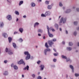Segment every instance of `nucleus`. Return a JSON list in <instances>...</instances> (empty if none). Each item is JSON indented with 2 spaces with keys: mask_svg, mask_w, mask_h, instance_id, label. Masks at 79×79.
Masks as SVG:
<instances>
[{
  "mask_svg": "<svg viewBox=\"0 0 79 79\" xmlns=\"http://www.w3.org/2000/svg\"><path fill=\"white\" fill-rule=\"evenodd\" d=\"M66 18H63V17H62L60 21L59 22V25L61 26V23H63V24H64V23H66Z\"/></svg>",
  "mask_w": 79,
  "mask_h": 79,
  "instance_id": "1",
  "label": "nucleus"
},
{
  "mask_svg": "<svg viewBox=\"0 0 79 79\" xmlns=\"http://www.w3.org/2000/svg\"><path fill=\"white\" fill-rule=\"evenodd\" d=\"M51 50L50 48H47L45 49L44 50V54L45 56H47V52H50Z\"/></svg>",
  "mask_w": 79,
  "mask_h": 79,
  "instance_id": "2",
  "label": "nucleus"
},
{
  "mask_svg": "<svg viewBox=\"0 0 79 79\" xmlns=\"http://www.w3.org/2000/svg\"><path fill=\"white\" fill-rule=\"evenodd\" d=\"M6 18L9 21H11L12 19V17L11 15H9L6 16Z\"/></svg>",
  "mask_w": 79,
  "mask_h": 79,
  "instance_id": "3",
  "label": "nucleus"
},
{
  "mask_svg": "<svg viewBox=\"0 0 79 79\" xmlns=\"http://www.w3.org/2000/svg\"><path fill=\"white\" fill-rule=\"evenodd\" d=\"M18 63L19 64H23V65H25V63H24V62L23 59H21L20 61H19L18 62Z\"/></svg>",
  "mask_w": 79,
  "mask_h": 79,
  "instance_id": "4",
  "label": "nucleus"
},
{
  "mask_svg": "<svg viewBox=\"0 0 79 79\" xmlns=\"http://www.w3.org/2000/svg\"><path fill=\"white\" fill-rule=\"evenodd\" d=\"M45 15L46 16H50L51 15V12L50 11H47L45 12Z\"/></svg>",
  "mask_w": 79,
  "mask_h": 79,
  "instance_id": "5",
  "label": "nucleus"
},
{
  "mask_svg": "<svg viewBox=\"0 0 79 79\" xmlns=\"http://www.w3.org/2000/svg\"><path fill=\"white\" fill-rule=\"evenodd\" d=\"M48 44H49V45L50 47H52V45L54 44L53 41L52 40H49L48 41Z\"/></svg>",
  "mask_w": 79,
  "mask_h": 79,
  "instance_id": "6",
  "label": "nucleus"
},
{
  "mask_svg": "<svg viewBox=\"0 0 79 79\" xmlns=\"http://www.w3.org/2000/svg\"><path fill=\"white\" fill-rule=\"evenodd\" d=\"M40 70L41 71H43L45 68V65L44 64H41L40 66Z\"/></svg>",
  "mask_w": 79,
  "mask_h": 79,
  "instance_id": "7",
  "label": "nucleus"
},
{
  "mask_svg": "<svg viewBox=\"0 0 79 79\" xmlns=\"http://www.w3.org/2000/svg\"><path fill=\"white\" fill-rule=\"evenodd\" d=\"M31 58V54H29L28 55H27V56L26 57V60H29Z\"/></svg>",
  "mask_w": 79,
  "mask_h": 79,
  "instance_id": "8",
  "label": "nucleus"
},
{
  "mask_svg": "<svg viewBox=\"0 0 79 79\" xmlns=\"http://www.w3.org/2000/svg\"><path fill=\"white\" fill-rule=\"evenodd\" d=\"M69 67L72 69V73H74V67L73 66L70 65H69Z\"/></svg>",
  "mask_w": 79,
  "mask_h": 79,
  "instance_id": "9",
  "label": "nucleus"
},
{
  "mask_svg": "<svg viewBox=\"0 0 79 79\" xmlns=\"http://www.w3.org/2000/svg\"><path fill=\"white\" fill-rule=\"evenodd\" d=\"M6 2L9 5H11V3H12V1L11 0H5Z\"/></svg>",
  "mask_w": 79,
  "mask_h": 79,
  "instance_id": "10",
  "label": "nucleus"
},
{
  "mask_svg": "<svg viewBox=\"0 0 79 79\" xmlns=\"http://www.w3.org/2000/svg\"><path fill=\"white\" fill-rule=\"evenodd\" d=\"M40 23H39L36 22V23H35L34 25V28H35V27H36V26H39V25Z\"/></svg>",
  "mask_w": 79,
  "mask_h": 79,
  "instance_id": "11",
  "label": "nucleus"
},
{
  "mask_svg": "<svg viewBox=\"0 0 79 79\" xmlns=\"http://www.w3.org/2000/svg\"><path fill=\"white\" fill-rule=\"evenodd\" d=\"M19 31L20 33H23V31H24V29H23V28L22 27H20L19 30Z\"/></svg>",
  "mask_w": 79,
  "mask_h": 79,
  "instance_id": "12",
  "label": "nucleus"
},
{
  "mask_svg": "<svg viewBox=\"0 0 79 79\" xmlns=\"http://www.w3.org/2000/svg\"><path fill=\"white\" fill-rule=\"evenodd\" d=\"M2 35L4 37V38H6L8 37V35L6 33H3L2 34Z\"/></svg>",
  "mask_w": 79,
  "mask_h": 79,
  "instance_id": "13",
  "label": "nucleus"
},
{
  "mask_svg": "<svg viewBox=\"0 0 79 79\" xmlns=\"http://www.w3.org/2000/svg\"><path fill=\"white\" fill-rule=\"evenodd\" d=\"M30 5L31 7H35V3L34 2H31Z\"/></svg>",
  "mask_w": 79,
  "mask_h": 79,
  "instance_id": "14",
  "label": "nucleus"
},
{
  "mask_svg": "<svg viewBox=\"0 0 79 79\" xmlns=\"http://www.w3.org/2000/svg\"><path fill=\"white\" fill-rule=\"evenodd\" d=\"M48 34L49 37H53V34H52V33H50V31H48Z\"/></svg>",
  "mask_w": 79,
  "mask_h": 79,
  "instance_id": "15",
  "label": "nucleus"
},
{
  "mask_svg": "<svg viewBox=\"0 0 79 79\" xmlns=\"http://www.w3.org/2000/svg\"><path fill=\"white\" fill-rule=\"evenodd\" d=\"M3 75L4 76H8V71H5L4 72Z\"/></svg>",
  "mask_w": 79,
  "mask_h": 79,
  "instance_id": "16",
  "label": "nucleus"
},
{
  "mask_svg": "<svg viewBox=\"0 0 79 79\" xmlns=\"http://www.w3.org/2000/svg\"><path fill=\"white\" fill-rule=\"evenodd\" d=\"M47 8L48 10H51L52 9V6L50 5H48L47 6Z\"/></svg>",
  "mask_w": 79,
  "mask_h": 79,
  "instance_id": "17",
  "label": "nucleus"
},
{
  "mask_svg": "<svg viewBox=\"0 0 79 79\" xmlns=\"http://www.w3.org/2000/svg\"><path fill=\"white\" fill-rule=\"evenodd\" d=\"M71 11V9H68L65 11V13H69Z\"/></svg>",
  "mask_w": 79,
  "mask_h": 79,
  "instance_id": "18",
  "label": "nucleus"
},
{
  "mask_svg": "<svg viewBox=\"0 0 79 79\" xmlns=\"http://www.w3.org/2000/svg\"><path fill=\"white\" fill-rule=\"evenodd\" d=\"M54 26L55 27H56L57 30H58V25L57 24H55L54 25Z\"/></svg>",
  "mask_w": 79,
  "mask_h": 79,
  "instance_id": "19",
  "label": "nucleus"
},
{
  "mask_svg": "<svg viewBox=\"0 0 79 79\" xmlns=\"http://www.w3.org/2000/svg\"><path fill=\"white\" fill-rule=\"evenodd\" d=\"M59 5L60 6V7H62L63 6V3H62V2H59Z\"/></svg>",
  "mask_w": 79,
  "mask_h": 79,
  "instance_id": "20",
  "label": "nucleus"
},
{
  "mask_svg": "<svg viewBox=\"0 0 79 79\" xmlns=\"http://www.w3.org/2000/svg\"><path fill=\"white\" fill-rule=\"evenodd\" d=\"M38 32H40V33H42L43 32V30L42 29H39L38 30Z\"/></svg>",
  "mask_w": 79,
  "mask_h": 79,
  "instance_id": "21",
  "label": "nucleus"
},
{
  "mask_svg": "<svg viewBox=\"0 0 79 79\" xmlns=\"http://www.w3.org/2000/svg\"><path fill=\"white\" fill-rule=\"evenodd\" d=\"M14 69H15V70H17V69H18V66L16 65H15L14 66Z\"/></svg>",
  "mask_w": 79,
  "mask_h": 79,
  "instance_id": "22",
  "label": "nucleus"
},
{
  "mask_svg": "<svg viewBox=\"0 0 79 79\" xmlns=\"http://www.w3.org/2000/svg\"><path fill=\"white\" fill-rule=\"evenodd\" d=\"M29 66L27 65L26 67H25L23 69L24 70H26V69H27V70H29Z\"/></svg>",
  "mask_w": 79,
  "mask_h": 79,
  "instance_id": "23",
  "label": "nucleus"
},
{
  "mask_svg": "<svg viewBox=\"0 0 79 79\" xmlns=\"http://www.w3.org/2000/svg\"><path fill=\"white\" fill-rule=\"evenodd\" d=\"M67 50H69V51H71L72 50V48L71 47H68L67 48Z\"/></svg>",
  "mask_w": 79,
  "mask_h": 79,
  "instance_id": "24",
  "label": "nucleus"
},
{
  "mask_svg": "<svg viewBox=\"0 0 79 79\" xmlns=\"http://www.w3.org/2000/svg\"><path fill=\"white\" fill-rule=\"evenodd\" d=\"M12 45L13 47L14 48H16V44L15 43H12Z\"/></svg>",
  "mask_w": 79,
  "mask_h": 79,
  "instance_id": "25",
  "label": "nucleus"
},
{
  "mask_svg": "<svg viewBox=\"0 0 79 79\" xmlns=\"http://www.w3.org/2000/svg\"><path fill=\"white\" fill-rule=\"evenodd\" d=\"M8 54L10 55H12V54H13V52L11 50H10L8 51Z\"/></svg>",
  "mask_w": 79,
  "mask_h": 79,
  "instance_id": "26",
  "label": "nucleus"
},
{
  "mask_svg": "<svg viewBox=\"0 0 79 79\" xmlns=\"http://www.w3.org/2000/svg\"><path fill=\"white\" fill-rule=\"evenodd\" d=\"M61 57L62 58H63V59H67V57L66 56H64L63 55H62L61 56Z\"/></svg>",
  "mask_w": 79,
  "mask_h": 79,
  "instance_id": "27",
  "label": "nucleus"
},
{
  "mask_svg": "<svg viewBox=\"0 0 79 79\" xmlns=\"http://www.w3.org/2000/svg\"><path fill=\"white\" fill-rule=\"evenodd\" d=\"M24 54L25 55H27L29 54V53L28 52L25 51L24 52Z\"/></svg>",
  "mask_w": 79,
  "mask_h": 79,
  "instance_id": "28",
  "label": "nucleus"
},
{
  "mask_svg": "<svg viewBox=\"0 0 79 79\" xmlns=\"http://www.w3.org/2000/svg\"><path fill=\"white\" fill-rule=\"evenodd\" d=\"M18 41L19 42L21 43L23 42V40L21 38H20L18 40Z\"/></svg>",
  "mask_w": 79,
  "mask_h": 79,
  "instance_id": "29",
  "label": "nucleus"
},
{
  "mask_svg": "<svg viewBox=\"0 0 79 79\" xmlns=\"http://www.w3.org/2000/svg\"><path fill=\"white\" fill-rule=\"evenodd\" d=\"M3 23L2 22L0 23V27H3Z\"/></svg>",
  "mask_w": 79,
  "mask_h": 79,
  "instance_id": "30",
  "label": "nucleus"
},
{
  "mask_svg": "<svg viewBox=\"0 0 79 79\" xmlns=\"http://www.w3.org/2000/svg\"><path fill=\"white\" fill-rule=\"evenodd\" d=\"M23 1H20L19 3V6H21V5L22 4H23Z\"/></svg>",
  "mask_w": 79,
  "mask_h": 79,
  "instance_id": "31",
  "label": "nucleus"
},
{
  "mask_svg": "<svg viewBox=\"0 0 79 79\" xmlns=\"http://www.w3.org/2000/svg\"><path fill=\"white\" fill-rule=\"evenodd\" d=\"M49 2L48 1H46L45 2V4L46 5H49Z\"/></svg>",
  "mask_w": 79,
  "mask_h": 79,
  "instance_id": "32",
  "label": "nucleus"
},
{
  "mask_svg": "<svg viewBox=\"0 0 79 79\" xmlns=\"http://www.w3.org/2000/svg\"><path fill=\"white\" fill-rule=\"evenodd\" d=\"M8 39L9 40V43H10V42H11V41L12 40V38L11 37H9L8 38Z\"/></svg>",
  "mask_w": 79,
  "mask_h": 79,
  "instance_id": "33",
  "label": "nucleus"
},
{
  "mask_svg": "<svg viewBox=\"0 0 79 79\" xmlns=\"http://www.w3.org/2000/svg\"><path fill=\"white\" fill-rule=\"evenodd\" d=\"M69 46H73V43L72 42H69Z\"/></svg>",
  "mask_w": 79,
  "mask_h": 79,
  "instance_id": "34",
  "label": "nucleus"
},
{
  "mask_svg": "<svg viewBox=\"0 0 79 79\" xmlns=\"http://www.w3.org/2000/svg\"><path fill=\"white\" fill-rule=\"evenodd\" d=\"M41 17H46V15L44 14H41Z\"/></svg>",
  "mask_w": 79,
  "mask_h": 79,
  "instance_id": "35",
  "label": "nucleus"
},
{
  "mask_svg": "<svg viewBox=\"0 0 79 79\" xmlns=\"http://www.w3.org/2000/svg\"><path fill=\"white\" fill-rule=\"evenodd\" d=\"M15 13L17 15H19V12L18 11H15Z\"/></svg>",
  "mask_w": 79,
  "mask_h": 79,
  "instance_id": "36",
  "label": "nucleus"
},
{
  "mask_svg": "<svg viewBox=\"0 0 79 79\" xmlns=\"http://www.w3.org/2000/svg\"><path fill=\"white\" fill-rule=\"evenodd\" d=\"M31 76L33 78H35V74H32L31 75Z\"/></svg>",
  "mask_w": 79,
  "mask_h": 79,
  "instance_id": "37",
  "label": "nucleus"
},
{
  "mask_svg": "<svg viewBox=\"0 0 79 79\" xmlns=\"http://www.w3.org/2000/svg\"><path fill=\"white\" fill-rule=\"evenodd\" d=\"M45 47H46V48H48V45L47 43H45Z\"/></svg>",
  "mask_w": 79,
  "mask_h": 79,
  "instance_id": "38",
  "label": "nucleus"
},
{
  "mask_svg": "<svg viewBox=\"0 0 79 79\" xmlns=\"http://www.w3.org/2000/svg\"><path fill=\"white\" fill-rule=\"evenodd\" d=\"M75 76L76 77H78V76H79V74L78 73H76L75 74Z\"/></svg>",
  "mask_w": 79,
  "mask_h": 79,
  "instance_id": "39",
  "label": "nucleus"
},
{
  "mask_svg": "<svg viewBox=\"0 0 79 79\" xmlns=\"http://www.w3.org/2000/svg\"><path fill=\"white\" fill-rule=\"evenodd\" d=\"M41 63V61L40 60H38V61L37 62V63L38 64H40V63Z\"/></svg>",
  "mask_w": 79,
  "mask_h": 79,
  "instance_id": "40",
  "label": "nucleus"
},
{
  "mask_svg": "<svg viewBox=\"0 0 79 79\" xmlns=\"http://www.w3.org/2000/svg\"><path fill=\"white\" fill-rule=\"evenodd\" d=\"M74 25H75V26H76V25H77V21L74 22Z\"/></svg>",
  "mask_w": 79,
  "mask_h": 79,
  "instance_id": "41",
  "label": "nucleus"
},
{
  "mask_svg": "<svg viewBox=\"0 0 79 79\" xmlns=\"http://www.w3.org/2000/svg\"><path fill=\"white\" fill-rule=\"evenodd\" d=\"M73 35H74L75 36H76V35H77V32L76 31H74L73 33Z\"/></svg>",
  "mask_w": 79,
  "mask_h": 79,
  "instance_id": "42",
  "label": "nucleus"
},
{
  "mask_svg": "<svg viewBox=\"0 0 79 79\" xmlns=\"http://www.w3.org/2000/svg\"><path fill=\"white\" fill-rule=\"evenodd\" d=\"M5 51L6 52H8V51H10V50H8L7 48H6Z\"/></svg>",
  "mask_w": 79,
  "mask_h": 79,
  "instance_id": "43",
  "label": "nucleus"
},
{
  "mask_svg": "<svg viewBox=\"0 0 79 79\" xmlns=\"http://www.w3.org/2000/svg\"><path fill=\"white\" fill-rule=\"evenodd\" d=\"M37 79H42V77L40 76H39L37 77Z\"/></svg>",
  "mask_w": 79,
  "mask_h": 79,
  "instance_id": "44",
  "label": "nucleus"
},
{
  "mask_svg": "<svg viewBox=\"0 0 79 79\" xmlns=\"http://www.w3.org/2000/svg\"><path fill=\"white\" fill-rule=\"evenodd\" d=\"M54 56H58V53H54Z\"/></svg>",
  "mask_w": 79,
  "mask_h": 79,
  "instance_id": "45",
  "label": "nucleus"
},
{
  "mask_svg": "<svg viewBox=\"0 0 79 79\" xmlns=\"http://www.w3.org/2000/svg\"><path fill=\"white\" fill-rule=\"evenodd\" d=\"M4 63L5 64H6V63H8V60H4Z\"/></svg>",
  "mask_w": 79,
  "mask_h": 79,
  "instance_id": "46",
  "label": "nucleus"
},
{
  "mask_svg": "<svg viewBox=\"0 0 79 79\" xmlns=\"http://www.w3.org/2000/svg\"><path fill=\"white\" fill-rule=\"evenodd\" d=\"M51 68H55V65H52L51 66Z\"/></svg>",
  "mask_w": 79,
  "mask_h": 79,
  "instance_id": "47",
  "label": "nucleus"
},
{
  "mask_svg": "<svg viewBox=\"0 0 79 79\" xmlns=\"http://www.w3.org/2000/svg\"><path fill=\"white\" fill-rule=\"evenodd\" d=\"M53 61L55 63V62H56V59H53Z\"/></svg>",
  "mask_w": 79,
  "mask_h": 79,
  "instance_id": "48",
  "label": "nucleus"
},
{
  "mask_svg": "<svg viewBox=\"0 0 79 79\" xmlns=\"http://www.w3.org/2000/svg\"><path fill=\"white\" fill-rule=\"evenodd\" d=\"M14 66H15V65H14V64H11V66L12 68H13H13H14Z\"/></svg>",
  "mask_w": 79,
  "mask_h": 79,
  "instance_id": "49",
  "label": "nucleus"
},
{
  "mask_svg": "<svg viewBox=\"0 0 79 79\" xmlns=\"http://www.w3.org/2000/svg\"><path fill=\"white\" fill-rule=\"evenodd\" d=\"M52 41L53 42H56V39H52Z\"/></svg>",
  "mask_w": 79,
  "mask_h": 79,
  "instance_id": "50",
  "label": "nucleus"
},
{
  "mask_svg": "<svg viewBox=\"0 0 79 79\" xmlns=\"http://www.w3.org/2000/svg\"><path fill=\"white\" fill-rule=\"evenodd\" d=\"M66 62H68V61H69V58H68L66 59Z\"/></svg>",
  "mask_w": 79,
  "mask_h": 79,
  "instance_id": "51",
  "label": "nucleus"
},
{
  "mask_svg": "<svg viewBox=\"0 0 79 79\" xmlns=\"http://www.w3.org/2000/svg\"><path fill=\"white\" fill-rule=\"evenodd\" d=\"M47 29H48V32H49V27H48V26H47Z\"/></svg>",
  "mask_w": 79,
  "mask_h": 79,
  "instance_id": "52",
  "label": "nucleus"
},
{
  "mask_svg": "<svg viewBox=\"0 0 79 79\" xmlns=\"http://www.w3.org/2000/svg\"><path fill=\"white\" fill-rule=\"evenodd\" d=\"M18 32L15 31L14 33V34H15V35L16 34H18Z\"/></svg>",
  "mask_w": 79,
  "mask_h": 79,
  "instance_id": "53",
  "label": "nucleus"
},
{
  "mask_svg": "<svg viewBox=\"0 0 79 79\" xmlns=\"http://www.w3.org/2000/svg\"><path fill=\"white\" fill-rule=\"evenodd\" d=\"M76 10L77 11H79V8H77Z\"/></svg>",
  "mask_w": 79,
  "mask_h": 79,
  "instance_id": "54",
  "label": "nucleus"
},
{
  "mask_svg": "<svg viewBox=\"0 0 79 79\" xmlns=\"http://www.w3.org/2000/svg\"><path fill=\"white\" fill-rule=\"evenodd\" d=\"M38 2H42V0H37Z\"/></svg>",
  "mask_w": 79,
  "mask_h": 79,
  "instance_id": "55",
  "label": "nucleus"
},
{
  "mask_svg": "<svg viewBox=\"0 0 79 79\" xmlns=\"http://www.w3.org/2000/svg\"><path fill=\"white\" fill-rule=\"evenodd\" d=\"M54 4L53 3H52L51 5H50V6H52H52L54 5Z\"/></svg>",
  "mask_w": 79,
  "mask_h": 79,
  "instance_id": "56",
  "label": "nucleus"
},
{
  "mask_svg": "<svg viewBox=\"0 0 79 79\" xmlns=\"http://www.w3.org/2000/svg\"><path fill=\"white\" fill-rule=\"evenodd\" d=\"M23 18H26V15H24L23 16Z\"/></svg>",
  "mask_w": 79,
  "mask_h": 79,
  "instance_id": "57",
  "label": "nucleus"
},
{
  "mask_svg": "<svg viewBox=\"0 0 79 79\" xmlns=\"http://www.w3.org/2000/svg\"><path fill=\"white\" fill-rule=\"evenodd\" d=\"M62 43L63 45H64L65 44V42H64V41H63L62 42Z\"/></svg>",
  "mask_w": 79,
  "mask_h": 79,
  "instance_id": "58",
  "label": "nucleus"
},
{
  "mask_svg": "<svg viewBox=\"0 0 79 79\" xmlns=\"http://www.w3.org/2000/svg\"><path fill=\"white\" fill-rule=\"evenodd\" d=\"M65 32L66 34H68V31L66 30Z\"/></svg>",
  "mask_w": 79,
  "mask_h": 79,
  "instance_id": "59",
  "label": "nucleus"
},
{
  "mask_svg": "<svg viewBox=\"0 0 79 79\" xmlns=\"http://www.w3.org/2000/svg\"><path fill=\"white\" fill-rule=\"evenodd\" d=\"M38 35L39 37H40V36H41V34H38Z\"/></svg>",
  "mask_w": 79,
  "mask_h": 79,
  "instance_id": "60",
  "label": "nucleus"
},
{
  "mask_svg": "<svg viewBox=\"0 0 79 79\" xmlns=\"http://www.w3.org/2000/svg\"><path fill=\"white\" fill-rule=\"evenodd\" d=\"M53 50L54 51V52H56V49L55 48H53Z\"/></svg>",
  "mask_w": 79,
  "mask_h": 79,
  "instance_id": "61",
  "label": "nucleus"
},
{
  "mask_svg": "<svg viewBox=\"0 0 79 79\" xmlns=\"http://www.w3.org/2000/svg\"><path fill=\"white\" fill-rule=\"evenodd\" d=\"M59 30H60V31H61L62 30V29H61V28H60Z\"/></svg>",
  "mask_w": 79,
  "mask_h": 79,
  "instance_id": "62",
  "label": "nucleus"
},
{
  "mask_svg": "<svg viewBox=\"0 0 79 79\" xmlns=\"http://www.w3.org/2000/svg\"><path fill=\"white\" fill-rule=\"evenodd\" d=\"M52 32H54V31H55V29H52Z\"/></svg>",
  "mask_w": 79,
  "mask_h": 79,
  "instance_id": "63",
  "label": "nucleus"
},
{
  "mask_svg": "<svg viewBox=\"0 0 79 79\" xmlns=\"http://www.w3.org/2000/svg\"><path fill=\"white\" fill-rule=\"evenodd\" d=\"M77 46H79V42L77 43Z\"/></svg>",
  "mask_w": 79,
  "mask_h": 79,
  "instance_id": "64",
  "label": "nucleus"
}]
</instances>
